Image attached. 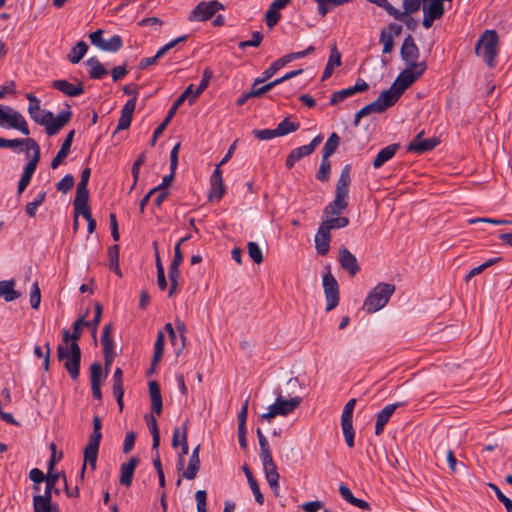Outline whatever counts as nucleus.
<instances>
[{"mask_svg":"<svg viewBox=\"0 0 512 512\" xmlns=\"http://www.w3.org/2000/svg\"><path fill=\"white\" fill-rule=\"evenodd\" d=\"M348 224L349 219L347 217L330 218L321 222V225H323L329 232L333 229L344 228L348 226Z\"/></svg>","mask_w":512,"mask_h":512,"instance_id":"51","label":"nucleus"},{"mask_svg":"<svg viewBox=\"0 0 512 512\" xmlns=\"http://www.w3.org/2000/svg\"><path fill=\"white\" fill-rule=\"evenodd\" d=\"M225 194V185L223 181H211V188L209 191V199L216 198L220 200Z\"/></svg>","mask_w":512,"mask_h":512,"instance_id":"60","label":"nucleus"},{"mask_svg":"<svg viewBox=\"0 0 512 512\" xmlns=\"http://www.w3.org/2000/svg\"><path fill=\"white\" fill-rule=\"evenodd\" d=\"M281 18L279 10L273 9L270 5L268 11L265 14V21L269 28L274 27Z\"/></svg>","mask_w":512,"mask_h":512,"instance_id":"64","label":"nucleus"},{"mask_svg":"<svg viewBox=\"0 0 512 512\" xmlns=\"http://www.w3.org/2000/svg\"><path fill=\"white\" fill-rule=\"evenodd\" d=\"M187 431H188V423L185 422L182 426V435H181V443H180L181 451L178 455V462H177L178 470L183 468L184 456L188 454Z\"/></svg>","mask_w":512,"mask_h":512,"instance_id":"41","label":"nucleus"},{"mask_svg":"<svg viewBox=\"0 0 512 512\" xmlns=\"http://www.w3.org/2000/svg\"><path fill=\"white\" fill-rule=\"evenodd\" d=\"M147 424L152 434V450H157L160 445V432L156 418L154 416H151L150 419L147 421Z\"/></svg>","mask_w":512,"mask_h":512,"instance_id":"53","label":"nucleus"},{"mask_svg":"<svg viewBox=\"0 0 512 512\" xmlns=\"http://www.w3.org/2000/svg\"><path fill=\"white\" fill-rule=\"evenodd\" d=\"M349 0H315L318 5V13L324 17L333 7L347 3Z\"/></svg>","mask_w":512,"mask_h":512,"instance_id":"44","label":"nucleus"},{"mask_svg":"<svg viewBox=\"0 0 512 512\" xmlns=\"http://www.w3.org/2000/svg\"><path fill=\"white\" fill-rule=\"evenodd\" d=\"M50 495H35L33 497L34 512H58L57 506L52 505Z\"/></svg>","mask_w":512,"mask_h":512,"instance_id":"29","label":"nucleus"},{"mask_svg":"<svg viewBox=\"0 0 512 512\" xmlns=\"http://www.w3.org/2000/svg\"><path fill=\"white\" fill-rule=\"evenodd\" d=\"M101 376H102V365L99 362H94L90 366V382H91V390L92 395L95 399H102L101 392Z\"/></svg>","mask_w":512,"mask_h":512,"instance_id":"22","label":"nucleus"},{"mask_svg":"<svg viewBox=\"0 0 512 512\" xmlns=\"http://www.w3.org/2000/svg\"><path fill=\"white\" fill-rule=\"evenodd\" d=\"M164 342L165 335L162 331H159L154 344V354L151 360V370H153L162 359L164 351Z\"/></svg>","mask_w":512,"mask_h":512,"instance_id":"34","label":"nucleus"},{"mask_svg":"<svg viewBox=\"0 0 512 512\" xmlns=\"http://www.w3.org/2000/svg\"><path fill=\"white\" fill-rule=\"evenodd\" d=\"M427 65L425 62L419 64L407 65L400 74L396 77L392 86L384 90L388 96L392 99L394 104L399 100L403 92L408 89L416 80H418L426 71Z\"/></svg>","mask_w":512,"mask_h":512,"instance_id":"2","label":"nucleus"},{"mask_svg":"<svg viewBox=\"0 0 512 512\" xmlns=\"http://www.w3.org/2000/svg\"><path fill=\"white\" fill-rule=\"evenodd\" d=\"M57 358L64 361V367L73 380L79 377L81 349L77 341H72L67 329L63 330L62 343L57 346Z\"/></svg>","mask_w":512,"mask_h":512,"instance_id":"1","label":"nucleus"},{"mask_svg":"<svg viewBox=\"0 0 512 512\" xmlns=\"http://www.w3.org/2000/svg\"><path fill=\"white\" fill-rule=\"evenodd\" d=\"M351 167L349 164L345 165L340 173L337 185L335 199L326 206L324 213L326 215H340L343 210L348 206V193Z\"/></svg>","mask_w":512,"mask_h":512,"instance_id":"3","label":"nucleus"},{"mask_svg":"<svg viewBox=\"0 0 512 512\" xmlns=\"http://www.w3.org/2000/svg\"><path fill=\"white\" fill-rule=\"evenodd\" d=\"M404 402H398L393 404L386 405L378 414H377V420L381 421L382 423L387 424L390 417L393 415L395 410L398 407L404 406Z\"/></svg>","mask_w":512,"mask_h":512,"instance_id":"48","label":"nucleus"},{"mask_svg":"<svg viewBox=\"0 0 512 512\" xmlns=\"http://www.w3.org/2000/svg\"><path fill=\"white\" fill-rule=\"evenodd\" d=\"M287 64L284 56L274 61L266 70L263 71L262 77L257 78V82H265L272 78L281 68Z\"/></svg>","mask_w":512,"mask_h":512,"instance_id":"38","label":"nucleus"},{"mask_svg":"<svg viewBox=\"0 0 512 512\" xmlns=\"http://www.w3.org/2000/svg\"><path fill=\"white\" fill-rule=\"evenodd\" d=\"M423 1L424 0H403V11H400V16L397 18L416 13L420 9Z\"/></svg>","mask_w":512,"mask_h":512,"instance_id":"49","label":"nucleus"},{"mask_svg":"<svg viewBox=\"0 0 512 512\" xmlns=\"http://www.w3.org/2000/svg\"><path fill=\"white\" fill-rule=\"evenodd\" d=\"M298 396L285 399L281 392L277 394L275 402L269 406L268 412L261 415V419L271 422L276 416H287L292 413L301 403Z\"/></svg>","mask_w":512,"mask_h":512,"instance_id":"8","label":"nucleus"},{"mask_svg":"<svg viewBox=\"0 0 512 512\" xmlns=\"http://www.w3.org/2000/svg\"><path fill=\"white\" fill-rule=\"evenodd\" d=\"M15 280L0 281V297H3L6 302H12L21 296V293L14 289Z\"/></svg>","mask_w":512,"mask_h":512,"instance_id":"30","label":"nucleus"},{"mask_svg":"<svg viewBox=\"0 0 512 512\" xmlns=\"http://www.w3.org/2000/svg\"><path fill=\"white\" fill-rule=\"evenodd\" d=\"M387 94V92L382 91L375 101L367 104L358 111V117H365L371 113H383L388 108L392 107L394 102Z\"/></svg>","mask_w":512,"mask_h":512,"instance_id":"15","label":"nucleus"},{"mask_svg":"<svg viewBox=\"0 0 512 512\" xmlns=\"http://www.w3.org/2000/svg\"><path fill=\"white\" fill-rule=\"evenodd\" d=\"M74 182V176L67 174L56 184V189L62 193H67L74 186Z\"/></svg>","mask_w":512,"mask_h":512,"instance_id":"62","label":"nucleus"},{"mask_svg":"<svg viewBox=\"0 0 512 512\" xmlns=\"http://www.w3.org/2000/svg\"><path fill=\"white\" fill-rule=\"evenodd\" d=\"M369 89V85L367 82L361 78H358L356 80V83L354 86L336 91L332 93L330 96L329 104L330 105H337L341 102H343L345 99L361 92H365Z\"/></svg>","mask_w":512,"mask_h":512,"instance_id":"13","label":"nucleus"},{"mask_svg":"<svg viewBox=\"0 0 512 512\" xmlns=\"http://www.w3.org/2000/svg\"><path fill=\"white\" fill-rule=\"evenodd\" d=\"M400 55L402 60L408 65L419 64L418 58L420 56L419 48L416 45L412 35L408 34L402 43L400 49Z\"/></svg>","mask_w":512,"mask_h":512,"instance_id":"16","label":"nucleus"},{"mask_svg":"<svg viewBox=\"0 0 512 512\" xmlns=\"http://www.w3.org/2000/svg\"><path fill=\"white\" fill-rule=\"evenodd\" d=\"M41 154L33 153L32 158L25 165L21 178L17 186V194L21 195L31 182L32 176L40 161Z\"/></svg>","mask_w":512,"mask_h":512,"instance_id":"18","label":"nucleus"},{"mask_svg":"<svg viewBox=\"0 0 512 512\" xmlns=\"http://www.w3.org/2000/svg\"><path fill=\"white\" fill-rule=\"evenodd\" d=\"M387 94V92L382 91L375 101L367 104L358 111V117H365L371 113H383L388 108L392 107L394 102Z\"/></svg>","mask_w":512,"mask_h":512,"instance_id":"14","label":"nucleus"},{"mask_svg":"<svg viewBox=\"0 0 512 512\" xmlns=\"http://www.w3.org/2000/svg\"><path fill=\"white\" fill-rule=\"evenodd\" d=\"M339 493L349 504L365 511L371 509V506L367 501L354 497L349 487L343 483L339 485Z\"/></svg>","mask_w":512,"mask_h":512,"instance_id":"28","label":"nucleus"},{"mask_svg":"<svg viewBox=\"0 0 512 512\" xmlns=\"http://www.w3.org/2000/svg\"><path fill=\"white\" fill-rule=\"evenodd\" d=\"M299 127L300 124L298 122H291L289 118H285L278 124L275 129L277 136L280 137L297 131Z\"/></svg>","mask_w":512,"mask_h":512,"instance_id":"43","label":"nucleus"},{"mask_svg":"<svg viewBox=\"0 0 512 512\" xmlns=\"http://www.w3.org/2000/svg\"><path fill=\"white\" fill-rule=\"evenodd\" d=\"M4 125L19 130L25 136L30 134L28 124L20 112L10 106L0 105V126Z\"/></svg>","mask_w":512,"mask_h":512,"instance_id":"9","label":"nucleus"},{"mask_svg":"<svg viewBox=\"0 0 512 512\" xmlns=\"http://www.w3.org/2000/svg\"><path fill=\"white\" fill-rule=\"evenodd\" d=\"M51 86L69 97H76L84 93V87L82 83L73 85L64 79L52 81Z\"/></svg>","mask_w":512,"mask_h":512,"instance_id":"21","label":"nucleus"},{"mask_svg":"<svg viewBox=\"0 0 512 512\" xmlns=\"http://www.w3.org/2000/svg\"><path fill=\"white\" fill-rule=\"evenodd\" d=\"M41 303V293L37 282H34L30 290V304L33 309H38Z\"/></svg>","mask_w":512,"mask_h":512,"instance_id":"63","label":"nucleus"},{"mask_svg":"<svg viewBox=\"0 0 512 512\" xmlns=\"http://www.w3.org/2000/svg\"><path fill=\"white\" fill-rule=\"evenodd\" d=\"M341 64V55L334 47L331 50L329 60L325 66V69L322 74V80H326L331 77L333 73L334 66H339Z\"/></svg>","mask_w":512,"mask_h":512,"instance_id":"36","label":"nucleus"},{"mask_svg":"<svg viewBox=\"0 0 512 512\" xmlns=\"http://www.w3.org/2000/svg\"><path fill=\"white\" fill-rule=\"evenodd\" d=\"M200 469V459H191L189 458V463L185 471L183 472V477L187 480H193Z\"/></svg>","mask_w":512,"mask_h":512,"instance_id":"57","label":"nucleus"},{"mask_svg":"<svg viewBox=\"0 0 512 512\" xmlns=\"http://www.w3.org/2000/svg\"><path fill=\"white\" fill-rule=\"evenodd\" d=\"M86 64L90 67L89 76L91 79H101L108 73L96 57L89 58L86 61Z\"/></svg>","mask_w":512,"mask_h":512,"instance_id":"35","label":"nucleus"},{"mask_svg":"<svg viewBox=\"0 0 512 512\" xmlns=\"http://www.w3.org/2000/svg\"><path fill=\"white\" fill-rule=\"evenodd\" d=\"M178 108L179 107H176L174 103L172 104V106L168 110V113H167L166 117L164 118L163 122L154 130L152 139L150 142L151 146H155L157 139L162 135V133L166 129L167 125L170 123V121L174 117Z\"/></svg>","mask_w":512,"mask_h":512,"instance_id":"33","label":"nucleus"},{"mask_svg":"<svg viewBox=\"0 0 512 512\" xmlns=\"http://www.w3.org/2000/svg\"><path fill=\"white\" fill-rule=\"evenodd\" d=\"M498 34L495 30H486L479 38L475 46V53L483 57L489 67L494 66L497 56Z\"/></svg>","mask_w":512,"mask_h":512,"instance_id":"7","label":"nucleus"},{"mask_svg":"<svg viewBox=\"0 0 512 512\" xmlns=\"http://www.w3.org/2000/svg\"><path fill=\"white\" fill-rule=\"evenodd\" d=\"M379 41L383 45L382 52L384 54L392 52L394 48V38L391 36L390 32L384 31L382 29L380 32Z\"/></svg>","mask_w":512,"mask_h":512,"instance_id":"56","label":"nucleus"},{"mask_svg":"<svg viewBox=\"0 0 512 512\" xmlns=\"http://www.w3.org/2000/svg\"><path fill=\"white\" fill-rule=\"evenodd\" d=\"M223 5L214 0L210 2H200L190 13V21H207L211 19L215 13L223 9Z\"/></svg>","mask_w":512,"mask_h":512,"instance_id":"12","label":"nucleus"},{"mask_svg":"<svg viewBox=\"0 0 512 512\" xmlns=\"http://www.w3.org/2000/svg\"><path fill=\"white\" fill-rule=\"evenodd\" d=\"M139 463V459L136 456H133L129 459L127 463H123L121 465V475H120V483L126 487L131 486L133 475L135 469Z\"/></svg>","mask_w":512,"mask_h":512,"instance_id":"25","label":"nucleus"},{"mask_svg":"<svg viewBox=\"0 0 512 512\" xmlns=\"http://www.w3.org/2000/svg\"><path fill=\"white\" fill-rule=\"evenodd\" d=\"M356 399H350L344 406L342 415H341V427L343 431V435L345 438V442L348 447H354V428H353V411L355 408Z\"/></svg>","mask_w":512,"mask_h":512,"instance_id":"11","label":"nucleus"},{"mask_svg":"<svg viewBox=\"0 0 512 512\" xmlns=\"http://www.w3.org/2000/svg\"><path fill=\"white\" fill-rule=\"evenodd\" d=\"M89 200V191L87 186H83L82 184L77 185L75 199L73 201V206H77L79 204L83 205L88 203Z\"/></svg>","mask_w":512,"mask_h":512,"instance_id":"59","label":"nucleus"},{"mask_svg":"<svg viewBox=\"0 0 512 512\" xmlns=\"http://www.w3.org/2000/svg\"><path fill=\"white\" fill-rule=\"evenodd\" d=\"M187 39L186 35L180 36L164 46H162L153 57H147L140 61L139 67L141 69H145L150 65H153L157 62L159 58H161L163 55H165L170 49L174 48L177 44L184 42Z\"/></svg>","mask_w":512,"mask_h":512,"instance_id":"19","label":"nucleus"},{"mask_svg":"<svg viewBox=\"0 0 512 512\" xmlns=\"http://www.w3.org/2000/svg\"><path fill=\"white\" fill-rule=\"evenodd\" d=\"M322 139L323 138L321 135H317L315 138L312 139V141L309 144L295 148L291 151V153L298 160H300L303 157L312 154L315 151L316 147L322 142Z\"/></svg>","mask_w":512,"mask_h":512,"instance_id":"32","label":"nucleus"},{"mask_svg":"<svg viewBox=\"0 0 512 512\" xmlns=\"http://www.w3.org/2000/svg\"><path fill=\"white\" fill-rule=\"evenodd\" d=\"M395 291V285L391 283H379L366 297L363 309L367 313H374L382 309Z\"/></svg>","mask_w":512,"mask_h":512,"instance_id":"6","label":"nucleus"},{"mask_svg":"<svg viewBox=\"0 0 512 512\" xmlns=\"http://www.w3.org/2000/svg\"><path fill=\"white\" fill-rule=\"evenodd\" d=\"M75 135V130H71L66 135L60 150L57 152L56 156L51 161V168L56 169L59 167V165L63 162V160L68 156L72 142L73 137Z\"/></svg>","mask_w":512,"mask_h":512,"instance_id":"24","label":"nucleus"},{"mask_svg":"<svg viewBox=\"0 0 512 512\" xmlns=\"http://www.w3.org/2000/svg\"><path fill=\"white\" fill-rule=\"evenodd\" d=\"M322 285L326 299V311L335 309L339 303V285L335 277L327 267L326 274L323 275Z\"/></svg>","mask_w":512,"mask_h":512,"instance_id":"10","label":"nucleus"},{"mask_svg":"<svg viewBox=\"0 0 512 512\" xmlns=\"http://www.w3.org/2000/svg\"><path fill=\"white\" fill-rule=\"evenodd\" d=\"M102 421L97 415L93 417V432L89 436L88 443L84 449V463L81 468V478L84 477L86 465L89 464L91 470L96 469L97 456L99 451L100 442L102 439Z\"/></svg>","mask_w":512,"mask_h":512,"instance_id":"5","label":"nucleus"},{"mask_svg":"<svg viewBox=\"0 0 512 512\" xmlns=\"http://www.w3.org/2000/svg\"><path fill=\"white\" fill-rule=\"evenodd\" d=\"M122 44L123 42L121 37L119 35H114L109 40L104 41L102 50L108 52H116L122 47Z\"/></svg>","mask_w":512,"mask_h":512,"instance_id":"61","label":"nucleus"},{"mask_svg":"<svg viewBox=\"0 0 512 512\" xmlns=\"http://www.w3.org/2000/svg\"><path fill=\"white\" fill-rule=\"evenodd\" d=\"M88 50V45L84 41H79L71 50L68 55V60L73 63H79L81 59L84 57Z\"/></svg>","mask_w":512,"mask_h":512,"instance_id":"42","label":"nucleus"},{"mask_svg":"<svg viewBox=\"0 0 512 512\" xmlns=\"http://www.w3.org/2000/svg\"><path fill=\"white\" fill-rule=\"evenodd\" d=\"M212 76H213V73L209 68H206L203 71V76L200 81V84L197 87V89L195 90L194 94L189 99L190 105H192L197 100V98L202 94V92L207 88Z\"/></svg>","mask_w":512,"mask_h":512,"instance_id":"39","label":"nucleus"},{"mask_svg":"<svg viewBox=\"0 0 512 512\" xmlns=\"http://www.w3.org/2000/svg\"><path fill=\"white\" fill-rule=\"evenodd\" d=\"M88 314V310L86 311L85 315L83 317H80L77 319L73 324V332L71 334L72 341H78L82 336V328L88 327L90 325V322L86 321V316Z\"/></svg>","mask_w":512,"mask_h":512,"instance_id":"54","label":"nucleus"},{"mask_svg":"<svg viewBox=\"0 0 512 512\" xmlns=\"http://www.w3.org/2000/svg\"><path fill=\"white\" fill-rule=\"evenodd\" d=\"M444 11V4L440 0H430V2L423 7V14L432 16L435 19H440Z\"/></svg>","mask_w":512,"mask_h":512,"instance_id":"37","label":"nucleus"},{"mask_svg":"<svg viewBox=\"0 0 512 512\" xmlns=\"http://www.w3.org/2000/svg\"><path fill=\"white\" fill-rule=\"evenodd\" d=\"M330 170H331V164H330L329 158L322 157V161H321L319 170L316 174V178L322 182L328 181Z\"/></svg>","mask_w":512,"mask_h":512,"instance_id":"58","label":"nucleus"},{"mask_svg":"<svg viewBox=\"0 0 512 512\" xmlns=\"http://www.w3.org/2000/svg\"><path fill=\"white\" fill-rule=\"evenodd\" d=\"M119 250L120 248L117 244L110 246L108 249V256L110 260V268L120 276L121 271L119 268Z\"/></svg>","mask_w":512,"mask_h":512,"instance_id":"52","label":"nucleus"},{"mask_svg":"<svg viewBox=\"0 0 512 512\" xmlns=\"http://www.w3.org/2000/svg\"><path fill=\"white\" fill-rule=\"evenodd\" d=\"M136 107V97L129 99L121 110L116 131L128 129L132 121V115Z\"/></svg>","mask_w":512,"mask_h":512,"instance_id":"23","label":"nucleus"},{"mask_svg":"<svg viewBox=\"0 0 512 512\" xmlns=\"http://www.w3.org/2000/svg\"><path fill=\"white\" fill-rule=\"evenodd\" d=\"M439 144V140L435 137L424 139L422 142L409 143L407 151L417 154H423L433 150Z\"/></svg>","mask_w":512,"mask_h":512,"instance_id":"31","label":"nucleus"},{"mask_svg":"<svg viewBox=\"0 0 512 512\" xmlns=\"http://www.w3.org/2000/svg\"><path fill=\"white\" fill-rule=\"evenodd\" d=\"M19 146H25L27 151L32 150L33 153L41 154L40 146L32 138H25V139H4L3 138L2 148L14 149Z\"/></svg>","mask_w":512,"mask_h":512,"instance_id":"26","label":"nucleus"},{"mask_svg":"<svg viewBox=\"0 0 512 512\" xmlns=\"http://www.w3.org/2000/svg\"><path fill=\"white\" fill-rule=\"evenodd\" d=\"M331 234L320 224L318 231L315 235L314 242L315 248L319 255H327L330 249Z\"/></svg>","mask_w":512,"mask_h":512,"instance_id":"20","label":"nucleus"},{"mask_svg":"<svg viewBox=\"0 0 512 512\" xmlns=\"http://www.w3.org/2000/svg\"><path fill=\"white\" fill-rule=\"evenodd\" d=\"M179 267L180 266H172V265L169 266V271H168V277L170 280V289H169V293H168L169 297H171L174 293H176L178 291V280L180 277Z\"/></svg>","mask_w":512,"mask_h":512,"instance_id":"50","label":"nucleus"},{"mask_svg":"<svg viewBox=\"0 0 512 512\" xmlns=\"http://www.w3.org/2000/svg\"><path fill=\"white\" fill-rule=\"evenodd\" d=\"M102 313H103V307H102L101 303L96 302L94 318L92 321H89L90 325L88 326V327H91V335H92V338L95 343L97 342V330H98V326L101 321Z\"/></svg>","mask_w":512,"mask_h":512,"instance_id":"46","label":"nucleus"},{"mask_svg":"<svg viewBox=\"0 0 512 512\" xmlns=\"http://www.w3.org/2000/svg\"><path fill=\"white\" fill-rule=\"evenodd\" d=\"M261 82H257V79L254 80L253 84L251 85L249 96L253 97H261L268 91L272 90L275 86L279 85V81H271L263 86L258 87V85Z\"/></svg>","mask_w":512,"mask_h":512,"instance_id":"40","label":"nucleus"},{"mask_svg":"<svg viewBox=\"0 0 512 512\" xmlns=\"http://www.w3.org/2000/svg\"><path fill=\"white\" fill-rule=\"evenodd\" d=\"M338 261L340 267L347 271L352 277L360 271V265L357 258L345 246H341L339 248Z\"/></svg>","mask_w":512,"mask_h":512,"instance_id":"17","label":"nucleus"},{"mask_svg":"<svg viewBox=\"0 0 512 512\" xmlns=\"http://www.w3.org/2000/svg\"><path fill=\"white\" fill-rule=\"evenodd\" d=\"M340 143V138L337 133L333 132L328 140L326 141L324 148H323V155L322 157L330 158L335 151L337 150Z\"/></svg>","mask_w":512,"mask_h":512,"instance_id":"45","label":"nucleus"},{"mask_svg":"<svg viewBox=\"0 0 512 512\" xmlns=\"http://www.w3.org/2000/svg\"><path fill=\"white\" fill-rule=\"evenodd\" d=\"M62 476L60 473H52L49 472L45 478L46 487H45V495H50L52 497V493L59 495L60 491L56 488L57 480Z\"/></svg>","mask_w":512,"mask_h":512,"instance_id":"47","label":"nucleus"},{"mask_svg":"<svg viewBox=\"0 0 512 512\" xmlns=\"http://www.w3.org/2000/svg\"><path fill=\"white\" fill-rule=\"evenodd\" d=\"M399 148L400 145L394 143L381 149L373 161V167L375 169L382 167L386 162L394 157Z\"/></svg>","mask_w":512,"mask_h":512,"instance_id":"27","label":"nucleus"},{"mask_svg":"<svg viewBox=\"0 0 512 512\" xmlns=\"http://www.w3.org/2000/svg\"><path fill=\"white\" fill-rule=\"evenodd\" d=\"M67 110L61 111L54 117L51 111H36L30 118L37 124L45 127V132L48 136H54L70 121L72 112L67 106Z\"/></svg>","mask_w":512,"mask_h":512,"instance_id":"4","label":"nucleus"},{"mask_svg":"<svg viewBox=\"0 0 512 512\" xmlns=\"http://www.w3.org/2000/svg\"><path fill=\"white\" fill-rule=\"evenodd\" d=\"M247 251L249 257L252 259V261L256 264H260L263 262V254L262 250L259 247L258 243L256 242H248L247 244Z\"/></svg>","mask_w":512,"mask_h":512,"instance_id":"55","label":"nucleus"}]
</instances>
